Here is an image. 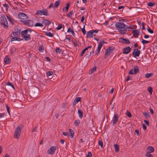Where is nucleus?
Instances as JSON below:
<instances>
[{"instance_id": "obj_18", "label": "nucleus", "mask_w": 157, "mask_h": 157, "mask_svg": "<svg viewBox=\"0 0 157 157\" xmlns=\"http://www.w3.org/2000/svg\"><path fill=\"white\" fill-rule=\"evenodd\" d=\"M94 33L92 30L87 32L86 33V37L88 38H92L93 36Z\"/></svg>"}, {"instance_id": "obj_52", "label": "nucleus", "mask_w": 157, "mask_h": 157, "mask_svg": "<svg viewBox=\"0 0 157 157\" xmlns=\"http://www.w3.org/2000/svg\"><path fill=\"white\" fill-rule=\"evenodd\" d=\"M126 115L129 117H132L131 113L129 111H127L126 113Z\"/></svg>"}, {"instance_id": "obj_22", "label": "nucleus", "mask_w": 157, "mask_h": 157, "mask_svg": "<svg viewBox=\"0 0 157 157\" xmlns=\"http://www.w3.org/2000/svg\"><path fill=\"white\" fill-rule=\"evenodd\" d=\"M31 31L32 30H23L21 32V34L22 36H24L28 34V32H31Z\"/></svg>"}, {"instance_id": "obj_40", "label": "nucleus", "mask_w": 157, "mask_h": 157, "mask_svg": "<svg viewBox=\"0 0 157 157\" xmlns=\"http://www.w3.org/2000/svg\"><path fill=\"white\" fill-rule=\"evenodd\" d=\"M34 26L35 27H42L43 26V25L42 23H37L34 25Z\"/></svg>"}, {"instance_id": "obj_2", "label": "nucleus", "mask_w": 157, "mask_h": 157, "mask_svg": "<svg viewBox=\"0 0 157 157\" xmlns=\"http://www.w3.org/2000/svg\"><path fill=\"white\" fill-rule=\"evenodd\" d=\"M1 24L2 25H3L5 28H6L8 27V25L6 18L4 15L2 14L1 16Z\"/></svg>"}, {"instance_id": "obj_62", "label": "nucleus", "mask_w": 157, "mask_h": 157, "mask_svg": "<svg viewBox=\"0 0 157 157\" xmlns=\"http://www.w3.org/2000/svg\"><path fill=\"white\" fill-rule=\"evenodd\" d=\"M36 130H37V127H36L34 128L33 129L32 132H36Z\"/></svg>"}, {"instance_id": "obj_15", "label": "nucleus", "mask_w": 157, "mask_h": 157, "mask_svg": "<svg viewBox=\"0 0 157 157\" xmlns=\"http://www.w3.org/2000/svg\"><path fill=\"white\" fill-rule=\"evenodd\" d=\"M4 61L6 64H8L10 63L11 62V59L9 56H6L4 59Z\"/></svg>"}, {"instance_id": "obj_47", "label": "nucleus", "mask_w": 157, "mask_h": 157, "mask_svg": "<svg viewBox=\"0 0 157 157\" xmlns=\"http://www.w3.org/2000/svg\"><path fill=\"white\" fill-rule=\"evenodd\" d=\"M73 13V11L72 10H71V11L69 12V13L67 14V16L71 17L72 16V14Z\"/></svg>"}, {"instance_id": "obj_56", "label": "nucleus", "mask_w": 157, "mask_h": 157, "mask_svg": "<svg viewBox=\"0 0 157 157\" xmlns=\"http://www.w3.org/2000/svg\"><path fill=\"white\" fill-rule=\"evenodd\" d=\"M92 156V154L90 152H89L86 155V157H91Z\"/></svg>"}, {"instance_id": "obj_59", "label": "nucleus", "mask_w": 157, "mask_h": 157, "mask_svg": "<svg viewBox=\"0 0 157 157\" xmlns=\"http://www.w3.org/2000/svg\"><path fill=\"white\" fill-rule=\"evenodd\" d=\"M131 78L130 76L129 75H128L127 76V79H126V81H129V80H132V79H130Z\"/></svg>"}, {"instance_id": "obj_33", "label": "nucleus", "mask_w": 157, "mask_h": 157, "mask_svg": "<svg viewBox=\"0 0 157 157\" xmlns=\"http://www.w3.org/2000/svg\"><path fill=\"white\" fill-rule=\"evenodd\" d=\"M96 69V67H94L92 68L90 71L89 72V74L90 75L92 74L93 73L94 71H95Z\"/></svg>"}, {"instance_id": "obj_29", "label": "nucleus", "mask_w": 157, "mask_h": 157, "mask_svg": "<svg viewBox=\"0 0 157 157\" xmlns=\"http://www.w3.org/2000/svg\"><path fill=\"white\" fill-rule=\"evenodd\" d=\"M69 132L70 133V136L71 138H73L74 137V132L71 129H69Z\"/></svg>"}, {"instance_id": "obj_51", "label": "nucleus", "mask_w": 157, "mask_h": 157, "mask_svg": "<svg viewBox=\"0 0 157 157\" xmlns=\"http://www.w3.org/2000/svg\"><path fill=\"white\" fill-rule=\"evenodd\" d=\"M141 42L143 44L148 43H149V41L146 40H144L143 39H142V40Z\"/></svg>"}, {"instance_id": "obj_7", "label": "nucleus", "mask_w": 157, "mask_h": 157, "mask_svg": "<svg viewBox=\"0 0 157 157\" xmlns=\"http://www.w3.org/2000/svg\"><path fill=\"white\" fill-rule=\"evenodd\" d=\"M114 50V48H113L111 47H109L107 48L105 53L104 58H106L109 56V54L112 53Z\"/></svg>"}, {"instance_id": "obj_53", "label": "nucleus", "mask_w": 157, "mask_h": 157, "mask_svg": "<svg viewBox=\"0 0 157 157\" xmlns=\"http://www.w3.org/2000/svg\"><path fill=\"white\" fill-rule=\"evenodd\" d=\"M100 43H101V44H102V46H103V44H107V42H105V41H104V40H101L99 42V44H100Z\"/></svg>"}, {"instance_id": "obj_27", "label": "nucleus", "mask_w": 157, "mask_h": 157, "mask_svg": "<svg viewBox=\"0 0 157 157\" xmlns=\"http://www.w3.org/2000/svg\"><path fill=\"white\" fill-rule=\"evenodd\" d=\"M7 18L9 21L12 25H13L14 24V21H13V19L11 18V17L7 16Z\"/></svg>"}, {"instance_id": "obj_60", "label": "nucleus", "mask_w": 157, "mask_h": 157, "mask_svg": "<svg viewBox=\"0 0 157 157\" xmlns=\"http://www.w3.org/2000/svg\"><path fill=\"white\" fill-rule=\"evenodd\" d=\"M144 122L147 126H148L149 125V122L148 121H147L146 120H144Z\"/></svg>"}, {"instance_id": "obj_1", "label": "nucleus", "mask_w": 157, "mask_h": 157, "mask_svg": "<svg viewBox=\"0 0 157 157\" xmlns=\"http://www.w3.org/2000/svg\"><path fill=\"white\" fill-rule=\"evenodd\" d=\"M21 30H17L15 32H13L12 34L13 36H12V38H11V41H20L22 39L19 38L20 35V31Z\"/></svg>"}, {"instance_id": "obj_41", "label": "nucleus", "mask_w": 157, "mask_h": 157, "mask_svg": "<svg viewBox=\"0 0 157 157\" xmlns=\"http://www.w3.org/2000/svg\"><path fill=\"white\" fill-rule=\"evenodd\" d=\"M155 4L154 2H149L147 3V6L150 7H152L155 5Z\"/></svg>"}, {"instance_id": "obj_64", "label": "nucleus", "mask_w": 157, "mask_h": 157, "mask_svg": "<svg viewBox=\"0 0 157 157\" xmlns=\"http://www.w3.org/2000/svg\"><path fill=\"white\" fill-rule=\"evenodd\" d=\"M149 110L152 114L154 113V111L152 109L150 108L149 109Z\"/></svg>"}, {"instance_id": "obj_16", "label": "nucleus", "mask_w": 157, "mask_h": 157, "mask_svg": "<svg viewBox=\"0 0 157 157\" xmlns=\"http://www.w3.org/2000/svg\"><path fill=\"white\" fill-rule=\"evenodd\" d=\"M114 119L113 121V125H115L118 121V115L117 114H115L114 115Z\"/></svg>"}, {"instance_id": "obj_50", "label": "nucleus", "mask_w": 157, "mask_h": 157, "mask_svg": "<svg viewBox=\"0 0 157 157\" xmlns=\"http://www.w3.org/2000/svg\"><path fill=\"white\" fill-rule=\"evenodd\" d=\"M2 5L5 8L6 10L7 11L8 10V7H9L8 5L6 4H3Z\"/></svg>"}, {"instance_id": "obj_32", "label": "nucleus", "mask_w": 157, "mask_h": 157, "mask_svg": "<svg viewBox=\"0 0 157 157\" xmlns=\"http://www.w3.org/2000/svg\"><path fill=\"white\" fill-rule=\"evenodd\" d=\"M60 2L61 1L60 0H58L56 1L54 4V6L56 7H57L59 6Z\"/></svg>"}, {"instance_id": "obj_25", "label": "nucleus", "mask_w": 157, "mask_h": 157, "mask_svg": "<svg viewBox=\"0 0 157 157\" xmlns=\"http://www.w3.org/2000/svg\"><path fill=\"white\" fill-rule=\"evenodd\" d=\"M16 51V49L14 47H12L10 49L11 54L12 55L15 53Z\"/></svg>"}, {"instance_id": "obj_57", "label": "nucleus", "mask_w": 157, "mask_h": 157, "mask_svg": "<svg viewBox=\"0 0 157 157\" xmlns=\"http://www.w3.org/2000/svg\"><path fill=\"white\" fill-rule=\"evenodd\" d=\"M6 108L7 110V111L8 113V114L10 115V111L9 110L10 109V107L8 106V105L7 104L6 105Z\"/></svg>"}, {"instance_id": "obj_45", "label": "nucleus", "mask_w": 157, "mask_h": 157, "mask_svg": "<svg viewBox=\"0 0 157 157\" xmlns=\"http://www.w3.org/2000/svg\"><path fill=\"white\" fill-rule=\"evenodd\" d=\"M98 144L101 148L103 147V143L101 140H99L98 142Z\"/></svg>"}, {"instance_id": "obj_19", "label": "nucleus", "mask_w": 157, "mask_h": 157, "mask_svg": "<svg viewBox=\"0 0 157 157\" xmlns=\"http://www.w3.org/2000/svg\"><path fill=\"white\" fill-rule=\"evenodd\" d=\"M147 152L149 153H152L154 151V149L152 146H149L147 148Z\"/></svg>"}, {"instance_id": "obj_17", "label": "nucleus", "mask_w": 157, "mask_h": 157, "mask_svg": "<svg viewBox=\"0 0 157 157\" xmlns=\"http://www.w3.org/2000/svg\"><path fill=\"white\" fill-rule=\"evenodd\" d=\"M102 47V44L101 43H100V44H98V48L95 54L96 55H98V54H99L100 52L101 49Z\"/></svg>"}, {"instance_id": "obj_61", "label": "nucleus", "mask_w": 157, "mask_h": 157, "mask_svg": "<svg viewBox=\"0 0 157 157\" xmlns=\"http://www.w3.org/2000/svg\"><path fill=\"white\" fill-rule=\"evenodd\" d=\"M142 127H143V128L144 130H146V128H147V127L144 124H143Z\"/></svg>"}, {"instance_id": "obj_5", "label": "nucleus", "mask_w": 157, "mask_h": 157, "mask_svg": "<svg viewBox=\"0 0 157 157\" xmlns=\"http://www.w3.org/2000/svg\"><path fill=\"white\" fill-rule=\"evenodd\" d=\"M139 68L138 67L137 65L135 66L133 69L130 70L128 74L130 75L136 74L139 72Z\"/></svg>"}, {"instance_id": "obj_35", "label": "nucleus", "mask_w": 157, "mask_h": 157, "mask_svg": "<svg viewBox=\"0 0 157 157\" xmlns=\"http://www.w3.org/2000/svg\"><path fill=\"white\" fill-rule=\"evenodd\" d=\"M114 147L115 149L116 152H118L119 151V146L117 144H115L114 145Z\"/></svg>"}, {"instance_id": "obj_8", "label": "nucleus", "mask_w": 157, "mask_h": 157, "mask_svg": "<svg viewBox=\"0 0 157 157\" xmlns=\"http://www.w3.org/2000/svg\"><path fill=\"white\" fill-rule=\"evenodd\" d=\"M24 25L29 27H31L34 26V22L31 20L21 21Z\"/></svg>"}, {"instance_id": "obj_36", "label": "nucleus", "mask_w": 157, "mask_h": 157, "mask_svg": "<svg viewBox=\"0 0 157 157\" xmlns=\"http://www.w3.org/2000/svg\"><path fill=\"white\" fill-rule=\"evenodd\" d=\"M81 98L80 97H77L76 98L74 101V102H75V104L77 103L78 102H79L81 100Z\"/></svg>"}, {"instance_id": "obj_44", "label": "nucleus", "mask_w": 157, "mask_h": 157, "mask_svg": "<svg viewBox=\"0 0 157 157\" xmlns=\"http://www.w3.org/2000/svg\"><path fill=\"white\" fill-rule=\"evenodd\" d=\"M152 75V74L151 73H147L145 74V77L146 78H148L150 77Z\"/></svg>"}, {"instance_id": "obj_31", "label": "nucleus", "mask_w": 157, "mask_h": 157, "mask_svg": "<svg viewBox=\"0 0 157 157\" xmlns=\"http://www.w3.org/2000/svg\"><path fill=\"white\" fill-rule=\"evenodd\" d=\"M39 51L41 52H44V47L42 45H40L39 47Z\"/></svg>"}, {"instance_id": "obj_63", "label": "nucleus", "mask_w": 157, "mask_h": 157, "mask_svg": "<svg viewBox=\"0 0 157 157\" xmlns=\"http://www.w3.org/2000/svg\"><path fill=\"white\" fill-rule=\"evenodd\" d=\"M135 132L136 133L137 135L139 136V131L138 129H136L135 130Z\"/></svg>"}, {"instance_id": "obj_3", "label": "nucleus", "mask_w": 157, "mask_h": 157, "mask_svg": "<svg viewBox=\"0 0 157 157\" xmlns=\"http://www.w3.org/2000/svg\"><path fill=\"white\" fill-rule=\"evenodd\" d=\"M115 27L117 29H127L128 27L130 26H127V25H125L124 23L121 22H116L115 25Z\"/></svg>"}, {"instance_id": "obj_20", "label": "nucleus", "mask_w": 157, "mask_h": 157, "mask_svg": "<svg viewBox=\"0 0 157 157\" xmlns=\"http://www.w3.org/2000/svg\"><path fill=\"white\" fill-rule=\"evenodd\" d=\"M138 30H132V33L135 37H138L139 34V32Z\"/></svg>"}, {"instance_id": "obj_4", "label": "nucleus", "mask_w": 157, "mask_h": 157, "mask_svg": "<svg viewBox=\"0 0 157 157\" xmlns=\"http://www.w3.org/2000/svg\"><path fill=\"white\" fill-rule=\"evenodd\" d=\"M21 128L20 126H18L14 132V137L18 139L20 136V133L21 132Z\"/></svg>"}, {"instance_id": "obj_38", "label": "nucleus", "mask_w": 157, "mask_h": 157, "mask_svg": "<svg viewBox=\"0 0 157 157\" xmlns=\"http://www.w3.org/2000/svg\"><path fill=\"white\" fill-rule=\"evenodd\" d=\"M6 85L11 86L14 89H15V88L14 86L10 82H6Z\"/></svg>"}, {"instance_id": "obj_11", "label": "nucleus", "mask_w": 157, "mask_h": 157, "mask_svg": "<svg viewBox=\"0 0 157 157\" xmlns=\"http://www.w3.org/2000/svg\"><path fill=\"white\" fill-rule=\"evenodd\" d=\"M119 42L122 44H130V43L129 40L127 39L123 38L122 37H120L119 38Z\"/></svg>"}, {"instance_id": "obj_55", "label": "nucleus", "mask_w": 157, "mask_h": 157, "mask_svg": "<svg viewBox=\"0 0 157 157\" xmlns=\"http://www.w3.org/2000/svg\"><path fill=\"white\" fill-rule=\"evenodd\" d=\"M144 115L146 117H150V115L149 114L146 112H144Z\"/></svg>"}, {"instance_id": "obj_13", "label": "nucleus", "mask_w": 157, "mask_h": 157, "mask_svg": "<svg viewBox=\"0 0 157 157\" xmlns=\"http://www.w3.org/2000/svg\"><path fill=\"white\" fill-rule=\"evenodd\" d=\"M131 49L129 47L124 48L123 49V53L124 54H128L131 51Z\"/></svg>"}, {"instance_id": "obj_28", "label": "nucleus", "mask_w": 157, "mask_h": 157, "mask_svg": "<svg viewBox=\"0 0 157 157\" xmlns=\"http://www.w3.org/2000/svg\"><path fill=\"white\" fill-rule=\"evenodd\" d=\"M127 26H130L129 27H128V29H135L136 28V26L135 25H127Z\"/></svg>"}, {"instance_id": "obj_14", "label": "nucleus", "mask_w": 157, "mask_h": 157, "mask_svg": "<svg viewBox=\"0 0 157 157\" xmlns=\"http://www.w3.org/2000/svg\"><path fill=\"white\" fill-rule=\"evenodd\" d=\"M41 22L42 24L45 25H48L51 23V21L48 20L44 18L42 19L41 20Z\"/></svg>"}, {"instance_id": "obj_6", "label": "nucleus", "mask_w": 157, "mask_h": 157, "mask_svg": "<svg viewBox=\"0 0 157 157\" xmlns=\"http://www.w3.org/2000/svg\"><path fill=\"white\" fill-rule=\"evenodd\" d=\"M35 15H42L48 16V11L46 9H42L41 10H38Z\"/></svg>"}, {"instance_id": "obj_54", "label": "nucleus", "mask_w": 157, "mask_h": 157, "mask_svg": "<svg viewBox=\"0 0 157 157\" xmlns=\"http://www.w3.org/2000/svg\"><path fill=\"white\" fill-rule=\"evenodd\" d=\"M145 24L144 22H142L141 23V25L142 26V29H146L145 28Z\"/></svg>"}, {"instance_id": "obj_46", "label": "nucleus", "mask_w": 157, "mask_h": 157, "mask_svg": "<svg viewBox=\"0 0 157 157\" xmlns=\"http://www.w3.org/2000/svg\"><path fill=\"white\" fill-rule=\"evenodd\" d=\"M119 32L121 34H125L127 30H118Z\"/></svg>"}, {"instance_id": "obj_26", "label": "nucleus", "mask_w": 157, "mask_h": 157, "mask_svg": "<svg viewBox=\"0 0 157 157\" xmlns=\"http://www.w3.org/2000/svg\"><path fill=\"white\" fill-rule=\"evenodd\" d=\"M78 116L79 118L81 119L83 117V112L82 111L78 109Z\"/></svg>"}, {"instance_id": "obj_39", "label": "nucleus", "mask_w": 157, "mask_h": 157, "mask_svg": "<svg viewBox=\"0 0 157 157\" xmlns=\"http://www.w3.org/2000/svg\"><path fill=\"white\" fill-rule=\"evenodd\" d=\"M53 74V72L52 71H49L48 72H47L46 73V76H49Z\"/></svg>"}, {"instance_id": "obj_58", "label": "nucleus", "mask_w": 157, "mask_h": 157, "mask_svg": "<svg viewBox=\"0 0 157 157\" xmlns=\"http://www.w3.org/2000/svg\"><path fill=\"white\" fill-rule=\"evenodd\" d=\"M86 51L84 49H83L82 50V51L80 54V56H83V55L84 54L85 52H86Z\"/></svg>"}, {"instance_id": "obj_37", "label": "nucleus", "mask_w": 157, "mask_h": 157, "mask_svg": "<svg viewBox=\"0 0 157 157\" xmlns=\"http://www.w3.org/2000/svg\"><path fill=\"white\" fill-rule=\"evenodd\" d=\"M63 27V29H64V25H63L62 24H59L58 26L56 28V29H60Z\"/></svg>"}, {"instance_id": "obj_49", "label": "nucleus", "mask_w": 157, "mask_h": 157, "mask_svg": "<svg viewBox=\"0 0 157 157\" xmlns=\"http://www.w3.org/2000/svg\"><path fill=\"white\" fill-rule=\"evenodd\" d=\"M73 43L75 47H76L78 45V42L76 40H75V41H73Z\"/></svg>"}, {"instance_id": "obj_9", "label": "nucleus", "mask_w": 157, "mask_h": 157, "mask_svg": "<svg viewBox=\"0 0 157 157\" xmlns=\"http://www.w3.org/2000/svg\"><path fill=\"white\" fill-rule=\"evenodd\" d=\"M56 149V147L55 146H52L48 150L47 153L50 155H53L54 154Z\"/></svg>"}, {"instance_id": "obj_48", "label": "nucleus", "mask_w": 157, "mask_h": 157, "mask_svg": "<svg viewBox=\"0 0 157 157\" xmlns=\"http://www.w3.org/2000/svg\"><path fill=\"white\" fill-rule=\"evenodd\" d=\"M56 53H58L59 54L61 52V50L59 47H57L56 49Z\"/></svg>"}, {"instance_id": "obj_34", "label": "nucleus", "mask_w": 157, "mask_h": 157, "mask_svg": "<svg viewBox=\"0 0 157 157\" xmlns=\"http://www.w3.org/2000/svg\"><path fill=\"white\" fill-rule=\"evenodd\" d=\"M147 90L150 94L151 95L152 94V93L153 91V89L152 87L151 86H149L147 87Z\"/></svg>"}, {"instance_id": "obj_21", "label": "nucleus", "mask_w": 157, "mask_h": 157, "mask_svg": "<svg viewBox=\"0 0 157 157\" xmlns=\"http://www.w3.org/2000/svg\"><path fill=\"white\" fill-rule=\"evenodd\" d=\"M30 35L29 34H28L24 36H23L24 38V40L25 41H28L30 40Z\"/></svg>"}, {"instance_id": "obj_42", "label": "nucleus", "mask_w": 157, "mask_h": 157, "mask_svg": "<svg viewBox=\"0 0 157 157\" xmlns=\"http://www.w3.org/2000/svg\"><path fill=\"white\" fill-rule=\"evenodd\" d=\"M151 153L147 152L145 155V156L146 157H153V155Z\"/></svg>"}, {"instance_id": "obj_24", "label": "nucleus", "mask_w": 157, "mask_h": 157, "mask_svg": "<svg viewBox=\"0 0 157 157\" xmlns=\"http://www.w3.org/2000/svg\"><path fill=\"white\" fill-rule=\"evenodd\" d=\"M80 123V121L79 119H77L75 121L74 123V124L75 126H78Z\"/></svg>"}, {"instance_id": "obj_30", "label": "nucleus", "mask_w": 157, "mask_h": 157, "mask_svg": "<svg viewBox=\"0 0 157 157\" xmlns=\"http://www.w3.org/2000/svg\"><path fill=\"white\" fill-rule=\"evenodd\" d=\"M70 6V4L67 3L66 4V6L63 8V12H66L68 10Z\"/></svg>"}, {"instance_id": "obj_23", "label": "nucleus", "mask_w": 157, "mask_h": 157, "mask_svg": "<svg viewBox=\"0 0 157 157\" xmlns=\"http://www.w3.org/2000/svg\"><path fill=\"white\" fill-rule=\"evenodd\" d=\"M44 33L46 36L49 37H52L53 36V33H52L51 32L48 31L46 32H44Z\"/></svg>"}, {"instance_id": "obj_12", "label": "nucleus", "mask_w": 157, "mask_h": 157, "mask_svg": "<svg viewBox=\"0 0 157 157\" xmlns=\"http://www.w3.org/2000/svg\"><path fill=\"white\" fill-rule=\"evenodd\" d=\"M18 16L19 18L22 19H25L28 17L27 15L26 14L22 12L19 13Z\"/></svg>"}, {"instance_id": "obj_43", "label": "nucleus", "mask_w": 157, "mask_h": 157, "mask_svg": "<svg viewBox=\"0 0 157 157\" xmlns=\"http://www.w3.org/2000/svg\"><path fill=\"white\" fill-rule=\"evenodd\" d=\"M67 33H71L73 36H75V33L74 32V30H67Z\"/></svg>"}, {"instance_id": "obj_10", "label": "nucleus", "mask_w": 157, "mask_h": 157, "mask_svg": "<svg viewBox=\"0 0 157 157\" xmlns=\"http://www.w3.org/2000/svg\"><path fill=\"white\" fill-rule=\"evenodd\" d=\"M140 53V50L137 48H136L134 49L132 53V55L133 57L136 58L139 56Z\"/></svg>"}]
</instances>
